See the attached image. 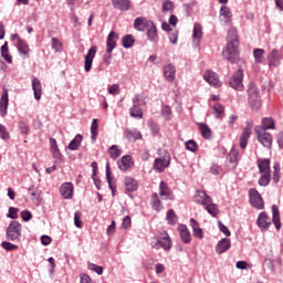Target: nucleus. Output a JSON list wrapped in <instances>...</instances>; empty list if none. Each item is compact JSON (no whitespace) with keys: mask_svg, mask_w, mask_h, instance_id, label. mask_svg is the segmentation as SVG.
Returning a JSON list of instances; mask_svg holds the SVG:
<instances>
[{"mask_svg":"<svg viewBox=\"0 0 283 283\" xmlns=\"http://www.w3.org/2000/svg\"><path fill=\"white\" fill-rule=\"evenodd\" d=\"M240 42L238 41V33L235 30L231 29L228 32V43L222 51V56L229 63H237L238 56L240 52L238 51V46Z\"/></svg>","mask_w":283,"mask_h":283,"instance_id":"nucleus-1","label":"nucleus"},{"mask_svg":"<svg viewBox=\"0 0 283 283\" xmlns=\"http://www.w3.org/2000/svg\"><path fill=\"white\" fill-rule=\"evenodd\" d=\"M248 103L254 112H258L262 107V97L260 96V91L258 86L250 83L248 86Z\"/></svg>","mask_w":283,"mask_h":283,"instance_id":"nucleus-2","label":"nucleus"},{"mask_svg":"<svg viewBox=\"0 0 283 283\" xmlns=\"http://www.w3.org/2000/svg\"><path fill=\"white\" fill-rule=\"evenodd\" d=\"M261 178L259 179L260 187H266L271 182V160L262 159L258 161Z\"/></svg>","mask_w":283,"mask_h":283,"instance_id":"nucleus-3","label":"nucleus"},{"mask_svg":"<svg viewBox=\"0 0 283 283\" xmlns=\"http://www.w3.org/2000/svg\"><path fill=\"white\" fill-rule=\"evenodd\" d=\"M151 249L158 251V249H163L164 251H171V238L167 232H164L159 235V238H154L150 242Z\"/></svg>","mask_w":283,"mask_h":283,"instance_id":"nucleus-4","label":"nucleus"},{"mask_svg":"<svg viewBox=\"0 0 283 283\" xmlns=\"http://www.w3.org/2000/svg\"><path fill=\"white\" fill-rule=\"evenodd\" d=\"M244 80V71L242 69H239L235 71L230 78L229 85L232 87V90H235L237 92H243L244 91V84L242 81Z\"/></svg>","mask_w":283,"mask_h":283,"instance_id":"nucleus-5","label":"nucleus"},{"mask_svg":"<svg viewBox=\"0 0 283 283\" xmlns=\"http://www.w3.org/2000/svg\"><path fill=\"white\" fill-rule=\"evenodd\" d=\"M254 132L258 136L259 143H261V145H263V147L266 149H271V145H273V136H271L270 133H266V130L260 126H256Z\"/></svg>","mask_w":283,"mask_h":283,"instance_id":"nucleus-6","label":"nucleus"},{"mask_svg":"<svg viewBox=\"0 0 283 283\" xmlns=\"http://www.w3.org/2000/svg\"><path fill=\"white\" fill-rule=\"evenodd\" d=\"M21 237V223L18 221H11L9 227L7 228V240L14 242V240H19Z\"/></svg>","mask_w":283,"mask_h":283,"instance_id":"nucleus-7","label":"nucleus"},{"mask_svg":"<svg viewBox=\"0 0 283 283\" xmlns=\"http://www.w3.org/2000/svg\"><path fill=\"white\" fill-rule=\"evenodd\" d=\"M250 205L255 209H264V200L256 189L252 188L249 190Z\"/></svg>","mask_w":283,"mask_h":283,"instance_id":"nucleus-8","label":"nucleus"},{"mask_svg":"<svg viewBox=\"0 0 283 283\" xmlns=\"http://www.w3.org/2000/svg\"><path fill=\"white\" fill-rule=\"evenodd\" d=\"M203 78L207 83H209V85H211L212 87H220V85H222V83L220 82V77L218 76V74L213 71H206L203 73Z\"/></svg>","mask_w":283,"mask_h":283,"instance_id":"nucleus-9","label":"nucleus"},{"mask_svg":"<svg viewBox=\"0 0 283 283\" xmlns=\"http://www.w3.org/2000/svg\"><path fill=\"white\" fill-rule=\"evenodd\" d=\"M169 163H171V158L169 156H164L155 159L154 169L159 174L165 171L167 167H169Z\"/></svg>","mask_w":283,"mask_h":283,"instance_id":"nucleus-10","label":"nucleus"},{"mask_svg":"<svg viewBox=\"0 0 283 283\" xmlns=\"http://www.w3.org/2000/svg\"><path fill=\"white\" fill-rule=\"evenodd\" d=\"M256 224L261 231H269L271 228V219L266 212H260Z\"/></svg>","mask_w":283,"mask_h":283,"instance_id":"nucleus-11","label":"nucleus"},{"mask_svg":"<svg viewBox=\"0 0 283 283\" xmlns=\"http://www.w3.org/2000/svg\"><path fill=\"white\" fill-rule=\"evenodd\" d=\"M96 46H92L84 59V70L85 72H90L92 70V63H94V56H96Z\"/></svg>","mask_w":283,"mask_h":283,"instance_id":"nucleus-12","label":"nucleus"},{"mask_svg":"<svg viewBox=\"0 0 283 283\" xmlns=\"http://www.w3.org/2000/svg\"><path fill=\"white\" fill-rule=\"evenodd\" d=\"M159 196L161 200H174V192H171V189H169L165 181H161L159 185Z\"/></svg>","mask_w":283,"mask_h":283,"instance_id":"nucleus-13","label":"nucleus"},{"mask_svg":"<svg viewBox=\"0 0 283 283\" xmlns=\"http://www.w3.org/2000/svg\"><path fill=\"white\" fill-rule=\"evenodd\" d=\"M116 41H118V34L112 31L106 40V54H112V52H114V49L116 48Z\"/></svg>","mask_w":283,"mask_h":283,"instance_id":"nucleus-14","label":"nucleus"},{"mask_svg":"<svg viewBox=\"0 0 283 283\" xmlns=\"http://www.w3.org/2000/svg\"><path fill=\"white\" fill-rule=\"evenodd\" d=\"M8 105H10V99L8 97V91H4L0 98V116H2V118L8 116Z\"/></svg>","mask_w":283,"mask_h":283,"instance_id":"nucleus-15","label":"nucleus"},{"mask_svg":"<svg viewBox=\"0 0 283 283\" xmlns=\"http://www.w3.org/2000/svg\"><path fill=\"white\" fill-rule=\"evenodd\" d=\"M60 193L65 200H70L74 196V185L72 182H65L60 188Z\"/></svg>","mask_w":283,"mask_h":283,"instance_id":"nucleus-16","label":"nucleus"},{"mask_svg":"<svg viewBox=\"0 0 283 283\" xmlns=\"http://www.w3.org/2000/svg\"><path fill=\"white\" fill-rule=\"evenodd\" d=\"M251 134H252V128L251 126H247L241 136H240V139H239V143H240V148L241 149H247V145L249 143V138H251Z\"/></svg>","mask_w":283,"mask_h":283,"instance_id":"nucleus-17","label":"nucleus"},{"mask_svg":"<svg viewBox=\"0 0 283 283\" xmlns=\"http://www.w3.org/2000/svg\"><path fill=\"white\" fill-rule=\"evenodd\" d=\"M211 200V197L205 191L198 190L195 196V202H197V205H203V207L209 205Z\"/></svg>","mask_w":283,"mask_h":283,"instance_id":"nucleus-18","label":"nucleus"},{"mask_svg":"<svg viewBox=\"0 0 283 283\" xmlns=\"http://www.w3.org/2000/svg\"><path fill=\"white\" fill-rule=\"evenodd\" d=\"M164 75L166 81H168L169 83L176 81V66H174V64H168L164 66Z\"/></svg>","mask_w":283,"mask_h":283,"instance_id":"nucleus-19","label":"nucleus"},{"mask_svg":"<svg viewBox=\"0 0 283 283\" xmlns=\"http://www.w3.org/2000/svg\"><path fill=\"white\" fill-rule=\"evenodd\" d=\"M146 30L148 41L158 43V29H156V24H154V22H150Z\"/></svg>","mask_w":283,"mask_h":283,"instance_id":"nucleus-20","label":"nucleus"},{"mask_svg":"<svg viewBox=\"0 0 283 283\" xmlns=\"http://www.w3.org/2000/svg\"><path fill=\"white\" fill-rule=\"evenodd\" d=\"M229 249H231V240L227 238L221 239L216 247V251L219 254L227 253Z\"/></svg>","mask_w":283,"mask_h":283,"instance_id":"nucleus-21","label":"nucleus"},{"mask_svg":"<svg viewBox=\"0 0 283 283\" xmlns=\"http://www.w3.org/2000/svg\"><path fill=\"white\" fill-rule=\"evenodd\" d=\"M238 160H240V150L232 148L228 155V161L230 163V167L235 169L238 167Z\"/></svg>","mask_w":283,"mask_h":283,"instance_id":"nucleus-22","label":"nucleus"},{"mask_svg":"<svg viewBox=\"0 0 283 283\" xmlns=\"http://www.w3.org/2000/svg\"><path fill=\"white\" fill-rule=\"evenodd\" d=\"M149 23H151V21H148L145 18H137L134 22V28L135 30H138V32H145L149 27Z\"/></svg>","mask_w":283,"mask_h":283,"instance_id":"nucleus-23","label":"nucleus"},{"mask_svg":"<svg viewBox=\"0 0 283 283\" xmlns=\"http://www.w3.org/2000/svg\"><path fill=\"white\" fill-rule=\"evenodd\" d=\"M268 62L271 67H277L280 65V52L277 50H272L268 56Z\"/></svg>","mask_w":283,"mask_h":283,"instance_id":"nucleus-24","label":"nucleus"},{"mask_svg":"<svg viewBox=\"0 0 283 283\" xmlns=\"http://www.w3.org/2000/svg\"><path fill=\"white\" fill-rule=\"evenodd\" d=\"M232 17L233 14L231 13V9H229V7L222 6L220 8V21H223L224 23H229Z\"/></svg>","mask_w":283,"mask_h":283,"instance_id":"nucleus-25","label":"nucleus"},{"mask_svg":"<svg viewBox=\"0 0 283 283\" xmlns=\"http://www.w3.org/2000/svg\"><path fill=\"white\" fill-rule=\"evenodd\" d=\"M272 222L277 231L282 229V224L280 223V209L275 205L272 206Z\"/></svg>","mask_w":283,"mask_h":283,"instance_id":"nucleus-26","label":"nucleus"},{"mask_svg":"<svg viewBox=\"0 0 283 283\" xmlns=\"http://www.w3.org/2000/svg\"><path fill=\"white\" fill-rule=\"evenodd\" d=\"M50 145H51V154L53 158L56 160H61L63 158V155H61V150H59V145L56 144V139L50 138Z\"/></svg>","mask_w":283,"mask_h":283,"instance_id":"nucleus-27","label":"nucleus"},{"mask_svg":"<svg viewBox=\"0 0 283 283\" xmlns=\"http://www.w3.org/2000/svg\"><path fill=\"white\" fill-rule=\"evenodd\" d=\"M190 226L192 227L193 237L198 238L199 240H202L205 235L202 233V229L200 228V224H198V221H196V219H190Z\"/></svg>","mask_w":283,"mask_h":283,"instance_id":"nucleus-28","label":"nucleus"},{"mask_svg":"<svg viewBox=\"0 0 283 283\" xmlns=\"http://www.w3.org/2000/svg\"><path fill=\"white\" fill-rule=\"evenodd\" d=\"M32 90H33L35 101H41L42 88H41V81H39V78H33Z\"/></svg>","mask_w":283,"mask_h":283,"instance_id":"nucleus-29","label":"nucleus"},{"mask_svg":"<svg viewBox=\"0 0 283 283\" xmlns=\"http://www.w3.org/2000/svg\"><path fill=\"white\" fill-rule=\"evenodd\" d=\"M113 6L122 11H127L130 8L129 0H113Z\"/></svg>","mask_w":283,"mask_h":283,"instance_id":"nucleus-30","label":"nucleus"},{"mask_svg":"<svg viewBox=\"0 0 283 283\" xmlns=\"http://www.w3.org/2000/svg\"><path fill=\"white\" fill-rule=\"evenodd\" d=\"M118 167L122 171H125L132 168V156L129 155L124 156L122 160L118 163Z\"/></svg>","mask_w":283,"mask_h":283,"instance_id":"nucleus-31","label":"nucleus"},{"mask_svg":"<svg viewBox=\"0 0 283 283\" xmlns=\"http://www.w3.org/2000/svg\"><path fill=\"white\" fill-rule=\"evenodd\" d=\"M81 143H83V136L81 134H77L73 140L69 144V149L71 151H76L78 147H81Z\"/></svg>","mask_w":283,"mask_h":283,"instance_id":"nucleus-32","label":"nucleus"},{"mask_svg":"<svg viewBox=\"0 0 283 283\" xmlns=\"http://www.w3.org/2000/svg\"><path fill=\"white\" fill-rule=\"evenodd\" d=\"M142 136L143 135L137 129L126 130V138L130 143H136V140H140Z\"/></svg>","mask_w":283,"mask_h":283,"instance_id":"nucleus-33","label":"nucleus"},{"mask_svg":"<svg viewBox=\"0 0 283 283\" xmlns=\"http://www.w3.org/2000/svg\"><path fill=\"white\" fill-rule=\"evenodd\" d=\"M125 187L127 191H136L138 189V181L132 177L125 178Z\"/></svg>","mask_w":283,"mask_h":283,"instance_id":"nucleus-34","label":"nucleus"},{"mask_svg":"<svg viewBox=\"0 0 283 283\" xmlns=\"http://www.w3.org/2000/svg\"><path fill=\"white\" fill-rule=\"evenodd\" d=\"M91 140L96 143V137L98 136V119L94 118L91 124Z\"/></svg>","mask_w":283,"mask_h":283,"instance_id":"nucleus-35","label":"nucleus"},{"mask_svg":"<svg viewBox=\"0 0 283 283\" xmlns=\"http://www.w3.org/2000/svg\"><path fill=\"white\" fill-rule=\"evenodd\" d=\"M192 39L195 41H200V39H202V25L198 22L193 25Z\"/></svg>","mask_w":283,"mask_h":283,"instance_id":"nucleus-36","label":"nucleus"},{"mask_svg":"<svg viewBox=\"0 0 283 283\" xmlns=\"http://www.w3.org/2000/svg\"><path fill=\"white\" fill-rule=\"evenodd\" d=\"M261 129H264V132H266V129H275V122H273V118L264 117L262 119Z\"/></svg>","mask_w":283,"mask_h":283,"instance_id":"nucleus-37","label":"nucleus"},{"mask_svg":"<svg viewBox=\"0 0 283 283\" xmlns=\"http://www.w3.org/2000/svg\"><path fill=\"white\" fill-rule=\"evenodd\" d=\"M199 129L203 138L209 139L212 136L211 128L205 123L199 124Z\"/></svg>","mask_w":283,"mask_h":283,"instance_id":"nucleus-38","label":"nucleus"},{"mask_svg":"<svg viewBox=\"0 0 283 283\" xmlns=\"http://www.w3.org/2000/svg\"><path fill=\"white\" fill-rule=\"evenodd\" d=\"M151 202L153 209H155V211H163V202L160 201V197H158V193H154L151 196Z\"/></svg>","mask_w":283,"mask_h":283,"instance_id":"nucleus-39","label":"nucleus"},{"mask_svg":"<svg viewBox=\"0 0 283 283\" xmlns=\"http://www.w3.org/2000/svg\"><path fill=\"white\" fill-rule=\"evenodd\" d=\"M18 50L20 54L29 56L28 53L30 52V48H28V43H25V41L18 39Z\"/></svg>","mask_w":283,"mask_h":283,"instance_id":"nucleus-40","label":"nucleus"},{"mask_svg":"<svg viewBox=\"0 0 283 283\" xmlns=\"http://www.w3.org/2000/svg\"><path fill=\"white\" fill-rule=\"evenodd\" d=\"M253 56L255 63H264V50L263 49H254Z\"/></svg>","mask_w":283,"mask_h":283,"instance_id":"nucleus-41","label":"nucleus"},{"mask_svg":"<svg viewBox=\"0 0 283 283\" xmlns=\"http://www.w3.org/2000/svg\"><path fill=\"white\" fill-rule=\"evenodd\" d=\"M205 207L208 213L212 216V218H216V216H218V205L213 203V201L209 202Z\"/></svg>","mask_w":283,"mask_h":283,"instance_id":"nucleus-42","label":"nucleus"},{"mask_svg":"<svg viewBox=\"0 0 283 283\" xmlns=\"http://www.w3.org/2000/svg\"><path fill=\"white\" fill-rule=\"evenodd\" d=\"M180 238L185 244H189L191 242V233H189V230L187 228L180 229Z\"/></svg>","mask_w":283,"mask_h":283,"instance_id":"nucleus-43","label":"nucleus"},{"mask_svg":"<svg viewBox=\"0 0 283 283\" xmlns=\"http://www.w3.org/2000/svg\"><path fill=\"white\" fill-rule=\"evenodd\" d=\"M1 56L7 61V63H12V55L8 54V42L1 46Z\"/></svg>","mask_w":283,"mask_h":283,"instance_id":"nucleus-44","label":"nucleus"},{"mask_svg":"<svg viewBox=\"0 0 283 283\" xmlns=\"http://www.w3.org/2000/svg\"><path fill=\"white\" fill-rule=\"evenodd\" d=\"M130 116L133 118H142L143 116V109H140V106L133 104V107L130 108Z\"/></svg>","mask_w":283,"mask_h":283,"instance_id":"nucleus-45","label":"nucleus"},{"mask_svg":"<svg viewBox=\"0 0 283 283\" xmlns=\"http://www.w3.org/2000/svg\"><path fill=\"white\" fill-rule=\"evenodd\" d=\"M122 43H123V48H126V49L132 48L135 43L134 35L132 34L125 35L122 40Z\"/></svg>","mask_w":283,"mask_h":283,"instance_id":"nucleus-46","label":"nucleus"},{"mask_svg":"<svg viewBox=\"0 0 283 283\" xmlns=\"http://www.w3.org/2000/svg\"><path fill=\"white\" fill-rule=\"evenodd\" d=\"M108 151H109L113 160H116V158H118L122 154L120 149H118V146H116V145L111 146Z\"/></svg>","mask_w":283,"mask_h":283,"instance_id":"nucleus-47","label":"nucleus"},{"mask_svg":"<svg viewBox=\"0 0 283 283\" xmlns=\"http://www.w3.org/2000/svg\"><path fill=\"white\" fill-rule=\"evenodd\" d=\"M87 269L90 271H94L95 273H97V275H103V266H101V265H96L92 262H88L87 263Z\"/></svg>","mask_w":283,"mask_h":283,"instance_id":"nucleus-48","label":"nucleus"},{"mask_svg":"<svg viewBox=\"0 0 283 283\" xmlns=\"http://www.w3.org/2000/svg\"><path fill=\"white\" fill-rule=\"evenodd\" d=\"M51 43L52 50H54L55 52H61V50H63V44L61 43V41H59V39L52 38Z\"/></svg>","mask_w":283,"mask_h":283,"instance_id":"nucleus-49","label":"nucleus"},{"mask_svg":"<svg viewBox=\"0 0 283 283\" xmlns=\"http://www.w3.org/2000/svg\"><path fill=\"white\" fill-rule=\"evenodd\" d=\"M2 249H4V251H17V249H19V245L13 244L11 242L8 241H3L1 243Z\"/></svg>","mask_w":283,"mask_h":283,"instance_id":"nucleus-50","label":"nucleus"},{"mask_svg":"<svg viewBox=\"0 0 283 283\" xmlns=\"http://www.w3.org/2000/svg\"><path fill=\"white\" fill-rule=\"evenodd\" d=\"M274 172H273V182L274 185H277L280 182V164H275L274 167Z\"/></svg>","mask_w":283,"mask_h":283,"instance_id":"nucleus-51","label":"nucleus"},{"mask_svg":"<svg viewBox=\"0 0 283 283\" xmlns=\"http://www.w3.org/2000/svg\"><path fill=\"white\" fill-rule=\"evenodd\" d=\"M166 220L168 224H175L176 223V212H174L172 209L168 210L166 214Z\"/></svg>","mask_w":283,"mask_h":283,"instance_id":"nucleus-52","label":"nucleus"},{"mask_svg":"<svg viewBox=\"0 0 283 283\" xmlns=\"http://www.w3.org/2000/svg\"><path fill=\"white\" fill-rule=\"evenodd\" d=\"M108 94L112 96H118L120 94V86L118 84H113L108 87Z\"/></svg>","mask_w":283,"mask_h":283,"instance_id":"nucleus-53","label":"nucleus"},{"mask_svg":"<svg viewBox=\"0 0 283 283\" xmlns=\"http://www.w3.org/2000/svg\"><path fill=\"white\" fill-rule=\"evenodd\" d=\"M106 180L109 189L114 191V187L112 186V169L109 168V163L106 164Z\"/></svg>","mask_w":283,"mask_h":283,"instance_id":"nucleus-54","label":"nucleus"},{"mask_svg":"<svg viewBox=\"0 0 283 283\" xmlns=\"http://www.w3.org/2000/svg\"><path fill=\"white\" fill-rule=\"evenodd\" d=\"M0 138L2 140L10 139V133H8V129L2 124H0Z\"/></svg>","mask_w":283,"mask_h":283,"instance_id":"nucleus-55","label":"nucleus"},{"mask_svg":"<svg viewBox=\"0 0 283 283\" xmlns=\"http://www.w3.org/2000/svg\"><path fill=\"white\" fill-rule=\"evenodd\" d=\"M212 109L217 118H220V115L224 112V107H222L220 104H214Z\"/></svg>","mask_w":283,"mask_h":283,"instance_id":"nucleus-56","label":"nucleus"},{"mask_svg":"<svg viewBox=\"0 0 283 283\" xmlns=\"http://www.w3.org/2000/svg\"><path fill=\"white\" fill-rule=\"evenodd\" d=\"M133 105L143 107V105H145V98L140 95H135V97L133 98Z\"/></svg>","mask_w":283,"mask_h":283,"instance_id":"nucleus-57","label":"nucleus"},{"mask_svg":"<svg viewBox=\"0 0 283 283\" xmlns=\"http://www.w3.org/2000/svg\"><path fill=\"white\" fill-rule=\"evenodd\" d=\"M163 11L164 12H172L174 11V3L170 0H167L163 3Z\"/></svg>","mask_w":283,"mask_h":283,"instance_id":"nucleus-58","label":"nucleus"},{"mask_svg":"<svg viewBox=\"0 0 283 283\" xmlns=\"http://www.w3.org/2000/svg\"><path fill=\"white\" fill-rule=\"evenodd\" d=\"M186 149H188V151H196L198 149V144H196L195 140H188L186 142Z\"/></svg>","mask_w":283,"mask_h":283,"instance_id":"nucleus-59","label":"nucleus"},{"mask_svg":"<svg viewBox=\"0 0 283 283\" xmlns=\"http://www.w3.org/2000/svg\"><path fill=\"white\" fill-rule=\"evenodd\" d=\"M218 227H219V231H221V233L226 234L227 238H229V235H231V231H229V228H227V226H224L221 221L218 222Z\"/></svg>","mask_w":283,"mask_h":283,"instance_id":"nucleus-60","label":"nucleus"},{"mask_svg":"<svg viewBox=\"0 0 283 283\" xmlns=\"http://www.w3.org/2000/svg\"><path fill=\"white\" fill-rule=\"evenodd\" d=\"M17 213H19V209L17 208H9V213L7 214L8 218H11V220H17L19 218V216H17Z\"/></svg>","mask_w":283,"mask_h":283,"instance_id":"nucleus-61","label":"nucleus"},{"mask_svg":"<svg viewBox=\"0 0 283 283\" xmlns=\"http://www.w3.org/2000/svg\"><path fill=\"white\" fill-rule=\"evenodd\" d=\"M74 224L77 229H83V221H81V213L78 212L74 213Z\"/></svg>","mask_w":283,"mask_h":283,"instance_id":"nucleus-62","label":"nucleus"},{"mask_svg":"<svg viewBox=\"0 0 283 283\" xmlns=\"http://www.w3.org/2000/svg\"><path fill=\"white\" fill-rule=\"evenodd\" d=\"M161 114L163 116H165V118H169L171 116V106L169 105L164 106L161 109Z\"/></svg>","mask_w":283,"mask_h":283,"instance_id":"nucleus-63","label":"nucleus"},{"mask_svg":"<svg viewBox=\"0 0 283 283\" xmlns=\"http://www.w3.org/2000/svg\"><path fill=\"white\" fill-rule=\"evenodd\" d=\"M18 127L21 134H28V132H30V129L28 128V124H25V122H19Z\"/></svg>","mask_w":283,"mask_h":283,"instance_id":"nucleus-64","label":"nucleus"}]
</instances>
